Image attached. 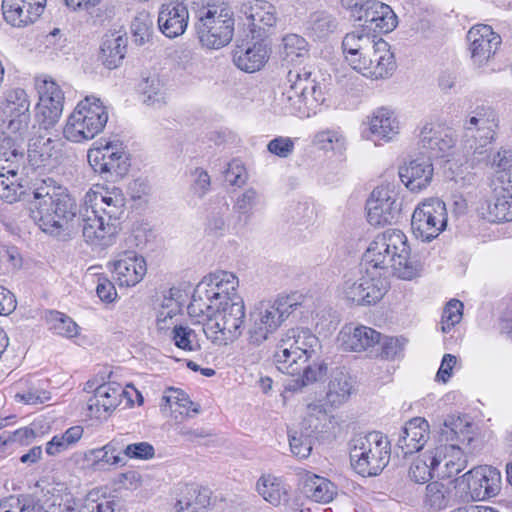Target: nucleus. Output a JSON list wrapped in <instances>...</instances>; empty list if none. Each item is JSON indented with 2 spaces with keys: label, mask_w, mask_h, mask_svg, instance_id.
Returning <instances> with one entry per match:
<instances>
[{
  "label": "nucleus",
  "mask_w": 512,
  "mask_h": 512,
  "mask_svg": "<svg viewBox=\"0 0 512 512\" xmlns=\"http://www.w3.org/2000/svg\"><path fill=\"white\" fill-rule=\"evenodd\" d=\"M481 207V215L490 222H509L512 221V197H506L501 193H493V198L485 202Z\"/></svg>",
  "instance_id": "nucleus-42"
},
{
  "label": "nucleus",
  "mask_w": 512,
  "mask_h": 512,
  "mask_svg": "<svg viewBox=\"0 0 512 512\" xmlns=\"http://www.w3.org/2000/svg\"><path fill=\"white\" fill-rule=\"evenodd\" d=\"M200 317L206 337L217 345H228L237 340L243 331L246 308L243 298L211 307Z\"/></svg>",
  "instance_id": "nucleus-9"
},
{
  "label": "nucleus",
  "mask_w": 512,
  "mask_h": 512,
  "mask_svg": "<svg viewBox=\"0 0 512 512\" xmlns=\"http://www.w3.org/2000/svg\"><path fill=\"white\" fill-rule=\"evenodd\" d=\"M363 260L364 265L384 274L393 273L403 280H412L421 270L420 264L410 258L406 235L398 229L378 234L365 251Z\"/></svg>",
  "instance_id": "nucleus-2"
},
{
  "label": "nucleus",
  "mask_w": 512,
  "mask_h": 512,
  "mask_svg": "<svg viewBox=\"0 0 512 512\" xmlns=\"http://www.w3.org/2000/svg\"><path fill=\"white\" fill-rule=\"evenodd\" d=\"M107 121L108 111L103 102L95 96H87L68 117L63 135L74 143L88 141L103 131Z\"/></svg>",
  "instance_id": "nucleus-11"
},
{
  "label": "nucleus",
  "mask_w": 512,
  "mask_h": 512,
  "mask_svg": "<svg viewBox=\"0 0 512 512\" xmlns=\"http://www.w3.org/2000/svg\"><path fill=\"white\" fill-rule=\"evenodd\" d=\"M367 125L372 135L389 142L399 133V122L394 113L384 107L376 109L367 117Z\"/></svg>",
  "instance_id": "nucleus-36"
},
{
  "label": "nucleus",
  "mask_w": 512,
  "mask_h": 512,
  "mask_svg": "<svg viewBox=\"0 0 512 512\" xmlns=\"http://www.w3.org/2000/svg\"><path fill=\"white\" fill-rule=\"evenodd\" d=\"M283 54L288 61L306 57L309 53V44L298 34H288L282 39Z\"/></svg>",
  "instance_id": "nucleus-50"
},
{
  "label": "nucleus",
  "mask_w": 512,
  "mask_h": 512,
  "mask_svg": "<svg viewBox=\"0 0 512 512\" xmlns=\"http://www.w3.org/2000/svg\"><path fill=\"white\" fill-rule=\"evenodd\" d=\"M123 454L130 459L148 460L154 457V447L148 442H138L127 445Z\"/></svg>",
  "instance_id": "nucleus-61"
},
{
  "label": "nucleus",
  "mask_w": 512,
  "mask_h": 512,
  "mask_svg": "<svg viewBox=\"0 0 512 512\" xmlns=\"http://www.w3.org/2000/svg\"><path fill=\"white\" fill-rule=\"evenodd\" d=\"M430 438V426L422 417L410 419L403 426L396 446L404 456L420 451Z\"/></svg>",
  "instance_id": "nucleus-31"
},
{
  "label": "nucleus",
  "mask_w": 512,
  "mask_h": 512,
  "mask_svg": "<svg viewBox=\"0 0 512 512\" xmlns=\"http://www.w3.org/2000/svg\"><path fill=\"white\" fill-rule=\"evenodd\" d=\"M30 213L43 232L58 236L67 231L76 218L77 204L67 188L47 179L33 189Z\"/></svg>",
  "instance_id": "nucleus-1"
},
{
  "label": "nucleus",
  "mask_w": 512,
  "mask_h": 512,
  "mask_svg": "<svg viewBox=\"0 0 512 512\" xmlns=\"http://www.w3.org/2000/svg\"><path fill=\"white\" fill-rule=\"evenodd\" d=\"M306 34L314 40H325L338 29L339 22L335 15L318 10L309 15L305 24Z\"/></svg>",
  "instance_id": "nucleus-39"
},
{
  "label": "nucleus",
  "mask_w": 512,
  "mask_h": 512,
  "mask_svg": "<svg viewBox=\"0 0 512 512\" xmlns=\"http://www.w3.org/2000/svg\"><path fill=\"white\" fill-rule=\"evenodd\" d=\"M380 333L367 326H345L340 332L339 340L346 351H365L380 342Z\"/></svg>",
  "instance_id": "nucleus-34"
},
{
  "label": "nucleus",
  "mask_w": 512,
  "mask_h": 512,
  "mask_svg": "<svg viewBox=\"0 0 512 512\" xmlns=\"http://www.w3.org/2000/svg\"><path fill=\"white\" fill-rule=\"evenodd\" d=\"M131 32L134 42L138 45H143L150 40L153 33V19L148 11L137 12L131 23Z\"/></svg>",
  "instance_id": "nucleus-48"
},
{
  "label": "nucleus",
  "mask_w": 512,
  "mask_h": 512,
  "mask_svg": "<svg viewBox=\"0 0 512 512\" xmlns=\"http://www.w3.org/2000/svg\"><path fill=\"white\" fill-rule=\"evenodd\" d=\"M226 182L232 186H243L248 178L247 171L239 160H232L224 172Z\"/></svg>",
  "instance_id": "nucleus-60"
},
{
  "label": "nucleus",
  "mask_w": 512,
  "mask_h": 512,
  "mask_svg": "<svg viewBox=\"0 0 512 512\" xmlns=\"http://www.w3.org/2000/svg\"><path fill=\"white\" fill-rule=\"evenodd\" d=\"M143 101L149 106L160 108L167 103L166 88L162 81L156 77H148L142 88Z\"/></svg>",
  "instance_id": "nucleus-46"
},
{
  "label": "nucleus",
  "mask_w": 512,
  "mask_h": 512,
  "mask_svg": "<svg viewBox=\"0 0 512 512\" xmlns=\"http://www.w3.org/2000/svg\"><path fill=\"white\" fill-rule=\"evenodd\" d=\"M435 472V468H432V463L427 458V452L418 456L410 465L408 476L409 478L418 484H423L429 481Z\"/></svg>",
  "instance_id": "nucleus-53"
},
{
  "label": "nucleus",
  "mask_w": 512,
  "mask_h": 512,
  "mask_svg": "<svg viewBox=\"0 0 512 512\" xmlns=\"http://www.w3.org/2000/svg\"><path fill=\"white\" fill-rule=\"evenodd\" d=\"M390 456V441L381 432L373 431L352 440L351 466L361 476L378 475L389 463Z\"/></svg>",
  "instance_id": "nucleus-10"
},
{
  "label": "nucleus",
  "mask_w": 512,
  "mask_h": 512,
  "mask_svg": "<svg viewBox=\"0 0 512 512\" xmlns=\"http://www.w3.org/2000/svg\"><path fill=\"white\" fill-rule=\"evenodd\" d=\"M451 489L444 483L433 481L427 484L423 495V506L428 512H439L448 507Z\"/></svg>",
  "instance_id": "nucleus-43"
},
{
  "label": "nucleus",
  "mask_w": 512,
  "mask_h": 512,
  "mask_svg": "<svg viewBox=\"0 0 512 512\" xmlns=\"http://www.w3.org/2000/svg\"><path fill=\"white\" fill-rule=\"evenodd\" d=\"M47 320L50 324V329L58 335L71 338L78 334L77 324L70 317L61 312H50Z\"/></svg>",
  "instance_id": "nucleus-54"
},
{
  "label": "nucleus",
  "mask_w": 512,
  "mask_h": 512,
  "mask_svg": "<svg viewBox=\"0 0 512 512\" xmlns=\"http://www.w3.org/2000/svg\"><path fill=\"white\" fill-rule=\"evenodd\" d=\"M256 491L269 504L278 507L287 505L290 498V487L286 481L273 474H263L256 482Z\"/></svg>",
  "instance_id": "nucleus-35"
},
{
  "label": "nucleus",
  "mask_w": 512,
  "mask_h": 512,
  "mask_svg": "<svg viewBox=\"0 0 512 512\" xmlns=\"http://www.w3.org/2000/svg\"><path fill=\"white\" fill-rule=\"evenodd\" d=\"M287 82L289 88L282 95L287 112L300 118L315 115L325 97L322 86L312 77L311 70L294 67L287 73Z\"/></svg>",
  "instance_id": "nucleus-7"
},
{
  "label": "nucleus",
  "mask_w": 512,
  "mask_h": 512,
  "mask_svg": "<svg viewBox=\"0 0 512 512\" xmlns=\"http://www.w3.org/2000/svg\"><path fill=\"white\" fill-rule=\"evenodd\" d=\"M3 112L8 119L7 130L22 136L30 123V100L22 88H12L5 92Z\"/></svg>",
  "instance_id": "nucleus-19"
},
{
  "label": "nucleus",
  "mask_w": 512,
  "mask_h": 512,
  "mask_svg": "<svg viewBox=\"0 0 512 512\" xmlns=\"http://www.w3.org/2000/svg\"><path fill=\"white\" fill-rule=\"evenodd\" d=\"M362 63L357 72L373 80L388 78L396 69L395 57L390 50V45L382 38L376 41L368 58Z\"/></svg>",
  "instance_id": "nucleus-22"
},
{
  "label": "nucleus",
  "mask_w": 512,
  "mask_h": 512,
  "mask_svg": "<svg viewBox=\"0 0 512 512\" xmlns=\"http://www.w3.org/2000/svg\"><path fill=\"white\" fill-rule=\"evenodd\" d=\"M126 38L118 35L107 36L101 46V59L109 69L117 68L125 57Z\"/></svg>",
  "instance_id": "nucleus-44"
},
{
  "label": "nucleus",
  "mask_w": 512,
  "mask_h": 512,
  "mask_svg": "<svg viewBox=\"0 0 512 512\" xmlns=\"http://www.w3.org/2000/svg\"><path fill=\"white\" fill-rule=\"evenodd\" d=\"M267 149L278 157L287 158L294 151V141L289 137L279 136L268 143Z\"/></svg>",
  "instance_id": "nucleus-62"
},
{
  "label": "nucleus",
  "mask_w": 512,
  "mask_h": 512,
  "mask_svg": "<svg viewBox=\"0 0 512 512\" xmlns=\"http://www.w3.org/2000/svg\"><path fill=\"white\" fill-rule=\"evenodd\" d=\"M433 174V164L424 156L413 159L399 168L401 182L411 192L426 189L433 179Z\"/></svg>",
  "instance_id": "nucleus-32"
},
{
  "label": "nucleus",
  "mask_w": 512,
  "mask_h": 512,
  "mask_svg": "<svg viewBox=\"0 0 512 512\" xmlns=\"http://www.w3.org/2000/svg\"><path fill=\"white\" fill-rule=\"evenodd\" d=\"M210 505V495L209 491L203 489L198 491L195 495L193 501L188 500H178L175 508L177 512H200L202 509L208 507Z\"/></svg>",
  "instance_id": "nucleus-57"
},
{
  "label": "nucleus",
  "mask_w": 512,
  "mask_h": 512,
  "mask_svg": "<svg viewBox=\"0 0 512 512\" xmlns=\"http://www.w3.org/2000/svg\"><path fill=\"white\" fill-rule=\"evenodd\" d=\"M353 390L351 376L343 371L335 372L328 384L326 403L331 407H339L350 397Z\"/></svg>",
  "instance_id": "nucleus-41"
},
{
  "label": "nucleus",
  "mask_w": 512,
  "mask_h": 512,
  "mask_svg": "<svg viewBox=\"0 0 512 512\" xmlns=\"http://www.w3.org/2000/svg\"><path fill=\"white\" fill-rule=\"evenodd\" d=\"M97 397L102 398V402L108 405V408L114 410L122 401L125 391L118 383L110 382L99 385L97 388Z\"/></svg>",
  "instance_id": "nucleus-55"
},
{
  "label": "nucleus",
  "mask_w": 512,
  "mask_h": 512,
  "mask_svg": "<svg viewBox=\"0 0 512 512\" xmlns=\"http://www.w3.org/2000/svg\"><path fill=\"white\" fill-rule=\"evenodd\" d=\"M463 315V303L457 299L450 300L442 316L441 329L444 333L449 332L452 327L459 323Z\"/></svg>",
  "instance_id": "nucleus-56"
},
{
  "label": "nucleus",
  "mask_w": 512,
  "mask_h": 512,
  "mask_svg": "<svg viewBox=\"0 0 512 512\" xmlns=\"http://www.w3.org/2000/svg\"><path fill=\"white\" fill-rule=\"evenodd\" d=\"M427 458L435 468L437 476L453 477L466 468L467 460L456 444H441L427 451Z\"/></svg>",
  "instance_id": "nucleus-21"
},
{
  "label": "nucleus",
  "mask_w": 512,
  "mask_h": 512,
  "mask_svg": "<svg viewBox=\"0 0 512 512\" xmlns=\"http://www.w3.org/2000/svg\"><path fill=\"white\" fill-rule=\"evenodd\" d=\"M378 39L379 37L365 29H357L345 34L341 45L342 53L353 70L357 71L361 67Z\"/></svg>",
  "instance_id": "nucleus-26"
},
{
  "label": "nucleus",
  "mask_w": 512,
  "mask_h": 512,
  "mask_svg": "<svg viewBox=\"0 0 512 512\" xmlns=\"http://www.w3.org/2000/svg\"><path fill=\"white\" fill-rule=\"evenodd\" d=\"M471 58L477 66L484 65L495 54L502 40L489 25L478 24L467 33Z\"/></svg>",
  "instance_id": "nucleus-25"
},
{
  "label": "nucleus",
  "mask_w": 512,
  "mask_h": 512,
  "mask_svg": "<svg viewBox=\"0 0 512 512\" xmlns=\"http://www.w3.org/2000/svg\"><path fill=\"white\" fill-rule=\"evenodd\" d=\"M328 367L323 361L313 362L312 364L303 365L301 370L302 386L321 380L327 374Z\"/></svg>",
  "instance_id": "nucleus-59"
},
{
  "label": "nucleus",
  "mask_w": 512,
  "mask_h": 512,
  "mask_svg": "<svg viewBox=\"0 0 512 512\" xmlns=\"http://www.w3.org/2000/svg\"><path fill=\"white\" fill-rule=\"evenodd\" d=\"M367 220L373 226L391 224L400 212L396 193L387 186L376 187L366 203Z\"/></svg>",
  "instance_id": "nucleus-17"
},
{
  "label": "nucleus",
  "mask_w": 512,
  "mask_h": 512,
  "mask_svg": "<svg viewBox=\"0 0 512 512\" xmlns=\"http://www.w3.org/2000/svg\"><path fill=\"white\" fill-rule=\"evenodd\" d=\"M47 0H2L5 21L14 27L34 23L44 12Z\"/></svg>",
  "instance_id": "nucleus-27"
},
{
  "label": "nucleus",
  "mask_w": 512,
  "mask_h": 512,
  "mask_svg": "<svg viewBox=\"0 0 512 512\" xmlns=\"http://www.w3.org/2000/svg\"><path fill=\"white\" fill-rule=\"evenodd\" d=\"M351 12L356 20L364 21L369 30L388 33L397 26V16L391 7L378 0H363Z\"/></svg>",
  "instance_id": "nucleus-18"
},
{
  "label": "nucleus",
  "mask_w": 512,
  "mask_h": 512,
  "mask_svg": "<svg viewBox=\"0 0 512 512\" xmlns=\"http://www.w3.org/2000/svg\"><path fill=\"white\" fill-rule=\"evenodd\" d=\"M82 222V234L89 245L104 249L115 243L120 226L106 219L104 215L85 208Z\"/></svg>",
  "instance_id": "nucleus-20"
},
{
  "label": "nucleus",
  "mask_w": 512,
  "mask_h": 512,
  "mask_svg": "<svg viewBox=\"0 0 512 512\" xmlns=\"http://www.w3.org/2000/svg\"><path fill=\"white\" fill-rule=\"evenodd\" d=\"M364 266L365 272L361 276V282L367 297V305H371L383 298L388 290V282L386 274L368 265Z\"/></svg>",
  "instance_id": "nucleus-40"
},
{
  "label": "nucleus",
  "mask_w": 512,
  "mask_h": 512,
  "mask_svg": "<svg viewBox=\"0 0 512 512\" xmlns=\"http://www.w3.org/2000/svg\"><path fill=\"white\" fill-rule=\"evenodd\" d=\"M319 340L310 329L293 327L280 334L273 355L277 369L288 375L301 373L303 365L315 354Z\"/></svg>",
  "instance_id": "nucleus-6"
},
{
  "label": "nucleus",
  "mask_w": 512,
  "mask_h": 512,
  "mask_svg": "<svg viewBox=\"0 0 512 512\" xmlns=\"http://www.w3.org/2000/svg\"><path fill=\"white\" fill-rule=\"evenodd\" d=\"M240 13L245 17V25L248 26L253 37H261V32L276 23V9L265 0H252L245 2L240 7Z\"/></svg>",
  "instance_id": "nucleus-28"
},
{
  "label": "nucleus",
  "mask_w": 512,
  "mask_h": 512,
  "mask_svg": "<svg viewBox=\"0 0 512 512\" xmlns=\"http://www.w3.org/2000/svg\"><path fill=\"white\" fill-rule=\"evenodd\" d=\"M268 59L266 48L256 43L252 46L237 45L233 50V62L242 71L253 73L260 70Z\"/></svg>",
  "instance_id": "nucleus-37"
},
{
  "label": "nucleus",
  "mask_w": 512,
  "mask_h": 512,
  "mask_svg": "<svg viewBox=\"0 0 512 512\" xmlns=\"http://www.w3.org/2000/svg\"><path fill=\"white\" fill-rule=\"evenodd\" d=\"M192 17L201 44L209 49H220L228 45L234 35V14L231 8L217 0L205 4L194 3Z\"/></svg>",
  "instance_id": "nucleus-4"
},
{
  "label": "nucleus",
  "mask_w": 512,
  "mask_h": 512,
  "mask_svg": "<svg viewBox=\"0 0 512 512\" xmlns=\"http://www.w3.org/2000/svg\"><path fill=\"white\" fill-rule=\"evenodd\" d=\"M470 496L484 500L497 495L501 489V473L492 466H479L464 475Z\"/></svg>",
  "instance_id": "nucleus-23"
},
{
  "label": "nucleus",
  "mask_w": 512,
  "mask_h": 512,
  "mask_svg": "<svg viewBox=\"0 0 512 512\" xmlns=\"http://www.w3.org/2000/svg\"><path fill=\"white\" fill-rule=\"evenodd\" d=\"M239 279L230 271L217 270L206 275L196 286L192 300L187 307L191 318L200 323V317L225 302L242 298L238 293Z\"/></svg>",
  "instance_id": "nucleus-5"
},
{
  "label": "nucleus",
  "mask_w": 512,
  "mask_h": 512,
  "mask_svg": "<svg viewBox=\"0 0 512 512\" xmlns=\"http://www.w3.org/2000/svg\"><path fill=\"white\" fill-rule=\"evenodd\" d=\"M298 292L278 295L274 300L256 303L249 313L248 341L260 346L274 334L288 317L305 302Z\"/></svg>",
  "instance_id": "nucleus-3"
},
{
  "label": "nucleus",
  "mask_w": 512,
  "mask_h": 512,
  "mask_svg": "<svg viewBox=\"0 0 512 512\" xmlns=\"http://www.w3.org/2000/svg\"><path fill=\"white\" fill-rule=\"evenodd\" d=\"M86 208L120 226V218L125 211V197L117 187L96 185L85 194Z\"/></svg>",
  "instance_id": "nucleus-15"
},
{
  "label": "nucleus",
  "mask_w": 512,
  "mask_h": 512,
  "mask_svg": "<svg viewBox=\"0 0 512 512\" xmlns=\"http://www.w3.org/2000/svg\"><path fill=\"white\" fill-rule=\"evenodd\" d=\"M87 158L92 169L106 180H117L129 171V157L119 140L99 139Z\"/></svg>",
  "instance_id": "nucleus-12"
},
{
  "label": "nucleus",
  "mask_w": 512,
  "mask_h": 512,
  "mask_svg": "<svg viewBox=\"0 0 512 512\" xmlns=\"http://www.w3.org/2000/svg\"><path fill=\"white\" fill-rule=\"evenodd\" d=\"M305 495L318 503H329L337 495V487L329 479L305 472L302 476Z\"/></svg>",
  "instance_id": "nucleus-38"
},
{
  "label": "nucleus",
  "mask_w": 512,
  "mask_h": 512,
  "mask_svg": "<svg viewBox=\"0 0 512 512\" xmlns=\"http://www.w3.org/2000/svg\"><path fill=\"white\" fill-rule=\"evenodd\" d=\"M121 509V500L117 496L92 490L80 503L66 504L63 512H121Z\"/></svg>",
  "instance_id": "nucleus-33"
},
{
  "label": "nucleus",
  "mask_w": 512,
  "mask_h": 512,
  "mask_svg": "<svg viewBox=\"0 0 512 512\" xmlns=\"http://www.w3.org/2000/svg\"><path fill=\"white\" fill-rule=\"evenodd\" d=\"M319 149L342 154L346 150V138L339 130L326 129L319 131L313 138Z\"/></svg>",
  "instance_id": "nucleus-45"
},
{
  "label": "nucleus",
  "mask_w": 512,
  "mask_h": 512,
  "mask_svg": "<svg viewBox=\"0 0 512 512\" xmlns=\"http://www.w3.org/2000/svg\"><path fill=\"white\" fill-rule=\"evenodd\" d=\"M39 95L36 119L44 129L52 128L60 119L64 106V93L60 86L47 76L35 78Z\"/></svg>",
  "instance_id": "nucleus-14"
},
{
  "label": "nucleus",
  "mask_w": 512,
  "mask_h": 512,
  "mask_svg": "<svg viewBox=\"0 0 512 512\" xmlns=\"http://www.w3.org/2000/svg\"><path fill=\"white\" fill-rule=\"evenodd\" d=\"M24 150L17 143L16 138L3 137L0 139V161L2 159L10 160V163L15 161H24Z\"/></svg>",
  "instance_id": "nucleus-58"
},
{
  "label": "nucleus",
  "mask_w": 512,
  "mask_h": 512,
  "mask_svg": "<svg viewBox=\"0 0 512 512\" xmlns=\"http://www.w3.org/2000/svg\"><path fill=\"white\" fill-rule=\"evenodd\" d=\"M115 280L120 286L132 287L138 284L146 275L145 259L135 251H123L109 262Z\"/></svg>",
  "instance_id": "nucleus-24"
},
{
  "label": "nucleus",
  "mask_w": 512,
  "mask_h": 512,
  "mask_svg": "<svg viewBox=\"0 0 512 512\" xmlns=\"http://www.w3.org/2000/svg\"><path fill=\"white\" fill-rule=\"evenodd\" d=\"M171 338L174 344L184 351L194 352L201 349L196 332L188 326L174 325Z\"/></svg>",
  "instance_id": "nucleus-49"
},
{
  "label": "nucleus",
  "mask_w": 512,
  "mask_h": 512,
  "mask_svg": "<svg viewBox=\"0 0 512 512\" xmlns=\"http://www.w3.org/2000/svg\"><path fill=\"white\" fill-rule=\"evenodd\" d=\"M95 460L93 466L96 469H103L105 464L124 465L123 458L120 457V447L117 440H112L102 448L94 449L92 452Z\"/></svg>",
  "instance_id": "nucleus-47"
},
{
  "label": "nucleus",
  "mask_w": 512,
  "mask_h": 512,
  "mask_svg": "<svg viewBox=\"0 0 512 512\" xmlns=\"http://www.w3.org/2000/svg\"><path fill=\"white\" fill-rule=\"evenodd\" d=\"M492 190L493 193H501L506 195V197H512V169L507 171H495Z\"/></svg>",
  "instance_id": "nucleus-64"
},
{
  "label": "nucleus",
  "mask_w": 512,
  "mask_h": 512,
  "mask_svg": "<svg viewBox=\"0 0 512 512\" xmlns=\"http://www.w3.org/2000/svg\"><path fill=\"white\" fill-rule=\"evenodd\" d=\"M419 145L426 159L444 158L451 155L455 140L447 131L427 124L420 132Z\"/></svg>",
  "instance_id": "nucleus-30"
},
{
  "label": "nucleus",
  "mask_w": 512,
  "mask_h": 512,
  "mask_svg": "<svg viewBox=\"0 0 512 512\" xmlns=\"http://www.w3.org/2000/svg\"><path fill=\"white\" fill-rule=\"evenodd\" d=\"M0 176V199L7 203H14L21 199L25 193L18 174Z\"/></svg>",
  "instance_id": "nucleus-51"
},
{
  "label": "nucleus",
  "mask_w": 512,
  "mask_h": 512,
  "mask_svg": "<svg viewBox=\"0 0 512 512\" xmlns=\"http://www.w3.org/2000/svg\"><path fill=\"white\" fill-rule=\"evenodd\" d=\"M258 193L255 189L249 188L245 190L236 200L234 209L241 214L250 217L253 207L256 205Z\"/></svg>",
  "instance_id": "nucleus-63"
},
{
  "label": "nucleus",
  "mask_w": 512,
  "mask_h": 512,
  "mask_svg": "<svg viewBox=\"0 0 512 512\" xmlns=\"http://www.w3.org/2000/svg\"><path fill=\"white\" fill-rule=\"evenodd\" d=\"M498 125V115L489 106H478L471 112L464 123L466 168H473L486 157L488 146L496 139Z\"/></svg>",
  "instance_id": "nucleus-8"
},
{
  "label": "nucleus",
  "mask_w": 512,
  "mask_h": 512,
  "mask_svg": "<svg viewBox=\"0 0 512 512\" xmlns=\"http://www.w3.org/2000/svg\"><path fill=\"white\" fill-rule=\"evenodd\" d=\"M188 3H178L172 0L162 4L159 10L158 26L168 38L182 35L188 25L190 16Z\"/></svg>",
  "instance_id": "nucleus-29"
},
{
  "label": "nucleus",
  "mask_w": 512,
  "mask_h": 512,
  "mask_svg": "<svg viewBox=\"0 0 512 512\" xmlns=\"http://www.w3.org/2000/svg\"><path fill=\"white\" fill-rule=\"evenodd\" d=\"M446 224V205L439 198H429L421 202L411 218L412 232L423 242H430L438 237Z\"/></svg>",
  "instance_id": "nucleus-13"
},
{
  "label": "nucleus",
  "mask_w": 512,
  "mask_h": 512,
  "mask_svg": "<svg viewBox=\"0 0 512 512\" xmlns=\"http://www.w3.org/2000/svg\"><path fill=\"white\" fill-rule=\"evenodd\" d=\"M77 502L70 495H64L53 488L44 493L42 499L35 501L31 498L11 496L0 501V512H63L66 504Z\"/></svg>",
  "instance_id": "nucleus-16"
},
{
  "label": "nucleus",
  "mask_w": 512,
  "mask_h": 512,
  "mask_svg": "<svg viewBox=\"0 0 512 512\" xmlns=\"http://www.w3.org/2000/svg\"><path fill=\"white\" fill-rule=\"evenodd\" d=\"M169 403L173 413H179L186 417H193L199 413V405L194 404L187 394L182 391L173 390V394L164 397Z\"/></svg>",
  "instance_id": "nucleus-52"
}]
</instances>
